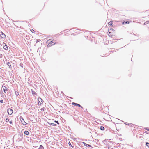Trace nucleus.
Returning a JSON list of instances; mask_svg holds the SVG:
<instances>
[{"label":"nucleus","mask_w":149,"mask_h":149,"mask_svg":"<svg viewBox=\"0 0 149 149\" xmlns=\"http://www.w3.org/2000/svg\"><path fill=\"white\" fill-rule=\"evenodd\" d=\"M20 119L21 122L23 125H25L27 124V123L24 121V118L22 116L20 117Z\"/></svg>","instance_id":"obj_1"},{"label":"nucleus","mask_w":149,"mask_h":149,"mask_svg":"<svg viewBox=\"0 0 149 149\" xmlns=\"http://www.w3.org/2000/svg\"><path fill=\"white\" fill-rule=\"evenodd\" d=\"M38 104L39 105H41V104H42L43 102V100L40 97H39L38 98Z\"/></svg>","instance_id":"obj_2"},{"label":"nucleus","mask_w":149,"mask_h":149,"mask_svg":"<svg viewBox=\"0 0 149 149\" xmlns=\"http://www.w3.org/2000/svg\"><path fill=\"white\" fill-rule=\"evenodd\" d=\"M13 112V111L12 109L10 108H8L7 109V112L8 115H11Z\"/></svg>","instance_id":"obj_3"},{"label":"nucleus","mask_w":149,"mask_h":149,"mask_svg":"<svg viewBox=\"0 0 149 149\" xmlns=\"http://www.w3.org/2000/svg\"><path fill=\"white\" fill-rule=\"evenodd\" d=\"M3 47L4 49L5 50H7L8 49V47L6 44L3 43Z\"/></svg>","instance_id":"obj_4"},{"label":"nucleus","mask_w":149,"mask_h":149,"mask_svg":"<svg viewBox=\"0 0 149 149\" xmlns=\"http://www.w3.org/2000/svg\"><path fill=\"white\" fill-rule=\"evenodd\" d=\"M72 104L73 105H74V106H78L79 107H80L82 108H83V107L82 106H81L79 104H77V103H75L74 102H72Z\"/></svg>","instance_id":"obj_5"},{"label":"nucleus","mask_w":149,"mask_h":149,"mask_svg":"<svg viewBox=\"0 0 149 149\" xmlns=\"http://www.w3.org/2000/svg\"><path fill=\"white\" fill-rule=\"evenodd\" d=\"M2 88L3 89L4 92L5 93H6V91L7 90V89L6 87L5 86L3 85L2 86Z\"/></svg>","instance_id":"obj_6"},{"label":"nucleus","mask_w":149,"mask_h":149,"mask_svg":"<svg viewBox=\"0 0 149 149\" xmlns=\"http://www.w3.org/2000/svg\"><path fill=\"white\" fill-rule=\"evenodd\" d=\"M82 143V144H84V145L86 147H91V145H89V144H87L84 142H83Z\"/></svg>","instance_id":"obj_7"},{"label":"nucleus","mask_w":149,"mask_h":149,"mask_svg":"<svg viewBox=\"0 0 149 149\" xmlns=\"http://www.w3.org/2000/svg\"><path fill=\"white\" fill-rule=\"evenodd\" d=\"M0 36L2 38H4L6 37V35H5L3 33H2L0 35Z\"/></svg>","instance_id":"obj_8"},{"label":"nucleus","mask_w":149,"mask_h":149,"mask_svg":"<svg viewBox=\"0 0 149 149\" xmlns=\"http://www.w3.org/2000/svg\"><path fill=\"white\" fill-rule=\"evenodd\" d=\"M24 133L26 135H28L29 134V132L28 131L25 130L24 131Z\"/></svg>","instance_id":"obj_9"},{"label":"nucleus","mask_w":149,"mask_h":149,"mask_svg":"<svg viewBox=\"0 0 149 149\" xmlns=\"http://www.w3.org/2000/svg\"><path fill=\"white\" fill-rule=\"evenodd\" d=\"M31 92L33 95H37L36 93L33 90H31Z\"/></svg>","instance_id":"obj_10"},{"label":"nucleus","mask_w":149,"mask_h":149,"mask_svg":"<svg viewBox=\"0 0 149 149\" xmlns=\"http://www.w3.org/2000/svg\"><path fill=\"white\" fill-rule=\"evenodd\" d=\"M23 134L22 133H20L18 134L19 137L22 139H23Z\"/></svg>","instance_id":"obj_11"},{"label":"nucleus","mask_w":149,"mask_h":149,"mask_svg":"<svg viewBox=\"0 0 149 149\" xmlns=\"http://www.w3.org/2000/svg\"><path fill=\"white\" fill-rule=\"evenodd\" d=\"M129 23V22L128 21H124L122 22V24H128Z\"/></svg>","instance_id":"obj_12"},{"label":"nucleus","mask_w":149,"mask_h":149,"mask_svg":"<svg viewBox=\"0 0 149 149\" xmlns=\"http://www.w3.org/2000/svg\"><path fill=\"white\" fill-rule=\"evenodd\" d=\"M112 22H113L112 21H110V22H109V23H108V24L109 25H110L111 26H113V23H112Z\"/></svg>","instance_id":"obj_13"},{"label":"nucleus","mask_w":149,"mask_h":149,"mask_svg":"<svg viewBox=\"0 0 149 149\" xmlns=\"http://www.w3.org/2000/svg\"><path fill=\"white\" fill-rule=\"evenodd\" d=\"M22 138H20L19 137V138L17 140V141L18 142H19L20 141H21L22 140Z\"/></svg>","instance_id":"obj_14"},{"label":"nucleus","mask_w":149,"mask_h":149,"mask_svg":"<svg viewBox=\"0 0 149 149\" xmlns=\"http://www.w3.org/2000/svg\"><path fill=\"white\" fill-rule=\"evenodd\" d=\"M44 148L43 146L42 145H40L39 148L38 149H44Z\"/></svg>","instance_id":"obj_15"},{"label":"nucleus","mask_w":149,"mask_h":149,"mask_svg":"<svg viewBox=\"0 0 149 149\" xmlns=\"http://www.w3.org/2000/svg\"><path fill=\"white\" fill-rule=\"evenodd\" d=\"M100 129L102 130H104V128L103 126H101L100 127Z\"/></svg>","instance_id":"obj_16"},{"label":"nucleus","mask_w":149,"mask_h":149,"mask_svg":"<svg viewBox=\"0 0 149 149\" xmlns=\"http://www.w3.org/2000/svg\"><path fill=\"white\" fill-rule=\"evenodd\" d=\"M149 23V21H146L144 23V24L146 25Z\"/></svg>","instance_id":"obj_17"},{"label":"nucleus","mask_w":149,"mask_h":149,"mask_svg":"<svg viewBox=\"0 0 149 149\" xmlns=\"http://www.w3.org/2000/svg\"><path fill=\"white\" fill-rule=\"evenodd\" d=\"M68 144H69V145L70 146H71V147H72V148H73L74 147V146H72L71 143H70V142H69L68 143Z\"/></svg>","instance_id":"obj_18"},{"label":"nucleus","mask_w":149,"mask_h":149,"mask_svg":"<svg viewBox=\"0 0 149 149\" xmlns=\"http://www.w3.org/2000/svg\"><path fill=\"white\" fill-rule=\"evenodd\" d=\"M6 64L9 66H10V65H11L10 63L9 62H7L6 63Z\"/></svg>","instance_id":"obj_19"},{"label":"nucleus","mask_w":149,"mask_h":149,"mask_svg":"<svg viewBox=\"0 0 149 149\" xmlns=\"http://www.w3.org/2000/svg\"><path fill=\"white\" fill-rule=\"evenodd\" d=\"M52 45V43H49L48 45V47H50Z\"/></svg>","instance_id":"obj_20"},{"label":"nucleus","mask_w":149,"mask_h":149,"mask_svg":"<svg viewBox=\"0 0 149 149\" xmlns=\"http://www.w3.org/2000/svg\"><path fill=\"white\" fill-rule=\"evenodd\" d=\"M10 93H7V96H8V97L9 98H10Z\"/></svg>","instance_id":"obj_21"},{"label":"nucleus","mask_w":149,"mask_h":149,"mask_svg":"<svg viewBox=\"0 0 149 149\" xmlns=\"http://www.w3.org/2000/svg\"><path fill=\"white\" fill-rule=\"evenodd\" d=\"M146 146L149 148V143L148 142H146Z\"/></svg>","instance_id":"obj_22"},{"label":"nucleus","mask_w":149,"mask_h":149,"mask_svg":"<svg viewBox=\"0 0 149 149\" xmlns=\"http://www.w3.org/2000/svg\"><path fill=\"white\" fill-rule=\"evenodd\" d=\"M15 94L17 96H18L19 94V93L18 92L16 91L15 92Z\"/></svg>","instance_id":"obj_23"},{"label":"nucleus","mask_w":149,"mask_h":149,"mask_svg":"<svg viewBox=\"0 0 149 149\" xmlns=\"http://www.w3.org/2000/svg\"><path fill=\"white\" fill-rule=\"evenodd\" d=\"M47 42H49V43H51V42H52V41H51V39H49L48 40Z\"/></svg>","instance_id":"obj_24"},{"label":"nucleus","mask_w":149,"mask_h":149,"mask_svg":"<svg viewBox=\"0 0 149 149\" xmlns=\"http://www.w3.org/2000/svg\"><path fill=\"white\" fill-rule=\"evenodd\" d=\"M31 31L32 32V33H33L35 31H34V30H33V29H31Z\"/></svg>","instance_id":"obj_25"},{"label":"nucleus","mask_w":149,"mask_h":149,"mask_svg":"<svg viewBox=\"0 0 149 149\" xmlns=\"http://www.w3.org/2000/svg\"><path fill=\"white\" fill-rule=\"evenodd\" d=\"M40 41V40L39 39H37L36 40V43H38Z\"/></svg>","instance_id":"obj_26"},{"label":"nucleus","mask_w":149,"mask_h":149,"mask_svg":"<svg viewBox=\"0 0 149 149\" xmlns=\"http://www.w3.org/2000/svg\"><path fill=\"white\" fill-rule=\"evenodd\" d=\"M9 120L8 118H6V122H8Z\"/></svg>","instance_id":"obj_27"},{"label":"nucleus","mask_w":149,"mask_h":149,"mask_svg":"<svg viewBox=\"0 0 149 149\" xmlns=\"http://www.w3.org/2000/svg\"><path fill=\"white\" fill-rule=\"evenodd\" d=\"M55 122L58 124H59L58 121H55Z\"/></svg>","instance_id":"obj_28"},{"label":"nucleus","mask_w":149,"mask_h":149,"mask_svg":"<svg viewBox=\"0 0 149 149\" xmlns=\"http://www.w3.org/2000/svg\"><path fill=\"white\" fill-rule=\"evenodd\" d=\"M0 102L1 103H3V100H0Z\"/></svg>","instance_id":"obj_29"},{"label":"nucleus","mask_w":149,"mask_h":149,"mask_svg":"<svg viewBox=\"0 0 149 149\" xmlns=\"http://www.w3.org/2000/svg\"><path fill=\"white\" fill-rule=\"evenodd\" d=\"M23 64H22V63H20V65L21 67H23Z\"/></svg>","instance_id":"obj_30"},{"label":"nucleus","mask_w":149,"mask_h":149,"mask_svg":"<svg viewBox=\"0 0 149 149\" xmlns=\"http://www.w3.org/2000/svg\"><path fill=\"white\" fill-rule=\"evenodd\" d=\"M52 44V45H54L55 44V42H53Z\"/></svg>","instance_id":"obj_31"},{"label":"nucleus","mask_w":149,"mask_h":149,"mask_svg":"<svg viewBox=\"0 0 149 149\" xmlns=\"http://www.w3.org/2000/svg\"><path fill=\"white\" fill-rule=\"evenodd\" d=\"M52 125H53L54 126H56V124H54V123H52Z\"/></svg>","instance_id":"obj_32"},{"label":"nucleus","mask_w":149,"mask_h":149,"mask_svg":"<svg viewBox=\"0 0 149 149\" xmlns=\"http://www.w3.org/2000/svg\"><path fill=\"white\" fill-rule=\"evenodd\" d=\"M9 123L10 124H12V120H11V121H9Z\"/></svg>","instance_id":"obj_33"},{"label":"nucleus","mask_w":149,"mask_h":149,"mask_svg":"<svg viewBox=\"0 0 149 149\" xmlns=\"http://www.w3.org/2000/svg\"><path fill=\"white\" fill-rule=\"evenodd\" d=\"M125 124L127 125H129V123H128L126 122L125 123Z\"/></svg>","instance_id":"obj_34"},{"label":"nucleus","mask_w":149,"mask_h":149,"mask_svg":"<svg viewBox=\"0 0 149 149\" xmlns=\"http://www.w3.org/2000/svg\"><path fill=\"white\" fill-rule=\"evenodd\" d=\"M9 68H12V67H11V65H10V66H9Z\"/></svg>","instance_id":"obj_35"},{"label":"nucleus","mask_w":149,"mask_h":149,"mask_svg":"<svg viewBox=\"0 0 149 149\" xmlns=\"http://www.w3.org/2000/svg\"><path fill=\"white\" fill-rule=\"evenodd\" d=\"M146 130H147L148 131H149V129H148V128H146Z\"/></svg>","instance_id":"obj_36"},{"label":"nucleus","mask_w":149,"mask_h":149,"mask_svg":"<svg viewBox=\"0 0 149 149\" xmlns=\"http://www.w3.org/2000/svg\"><path fill=\"white\" fill-rule=\"evenodd\" d=\"M145 133H148L147 131H145Z\"/></svg>","instance_id":"obj_37"},{"label":"nucleus","mask_w":149,"mask_h":149,"mask_svg":"<svg viewBox=\"0 0 149 149\" xmlns=\"http://www.w3.org/2000/svg\"><path fill=\"white\" fill-rule=\"evenodd\" d=\"M108 33L110 34L111 33V32H108Z\"/></svg>","instance_id":"obj_38"},{"label":"nucleus","mask_w":149,"mask_h":149,"mask_svg":"<svg viewBox=\"0 0 149 149\" xmlns=\"http://www.w3.org/2000/svg\"><path fill=\"white\" fill-rule=\"evenodd\" d=\"M102 56V57L104 56Z\"/></svg>","instance_id":"obj_39"},{"label":"nucleus","mask_w":149,"mask_h":149,"mask_svg":"<svg viewBox=\"0 0 149 149\" xmlns=\"http://www.w3.org/2000/svg\"><path fill=\"white\" fill-rule=\"evenodd\" d=\"M87 110V109H86L85 110Z\"/></svg>","instance_id":"obj_40"},{"label":"nucleus","mask_w":149,"mask_h":149,"mask_svg":"<svg viewBox=\"0 0 149 149\" xmlns=\"http://www.w3.org/2000/svg\"><path fill=\"white\" fill-rule=\"evenodd\" d=\"M87 110V109H86L85 110Z\"/></svg>","instance_id":"obj_41"},{"label":"nucleus","mask_w":149,"mask_h":149,"mask_svg":"<svg viewBox=\"0 0 149 149\" xmlns=\"http://www.w3.org/2000/svg\"><path fill=\"white\" fill-rule=\"evenodd\" d=\"M1 69V68H0V69Z\"/></svg>","instance_id":"obj_42"}]
</instances>
